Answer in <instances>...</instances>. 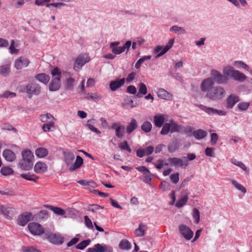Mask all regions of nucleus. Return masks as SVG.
I'll return each mask as SVG.
<instances>
[{
	"label": "nucleus",
	"instance_id": "nucleus-43",
	"mask_svg": "<svg viewBox=\"0 0 252 252\" xmlns=\"http://www.w3.org/2000/svg\"><path fill=\"white\" fill-rule=\"evenodd\" d=\"M74 79L73 78L69 77L66 80L65 89L68 90L73 91L74 89L73 82Z\"/></svg>",
	"mask_w": 252,
	"mask_h": 252
},
{
	"label": "nucleus",
	"instance_id": "nucleus-13",
	"mask_svg": "<svg viewBox=\"0 0 252 252\" xmlns=\"http://www.w3.org/2000/svg\"><path fill=\"white\" fill-rule=\"evenodd\" d=\"M239 100L240 98L238 95L235 94H231L226 99V108L232 109Z\"/></svg>",
	"mask_w": 252,
	"mask_h": 252
},
{
	"label": "nucleus",
	"instance_id": "nucleus-39",
	"mask_svg": "<svg viewBox=\"0 0 252 252\" xmlns=\"http://www.w3.org/2000/svg\"><path fill=\"white\" fill-rule=\"evenodd\" d=\"M170 32H175L176 33L178 34H185L187 33L186 30L184 29L183 28L178 27L177 26H172L170 29Z\"/></svg>",
	"mask_w": 252,
	"mask_h": 252
},
{
	"label": "nucleus",
	"instance_id": "nucleus-46",
	"mask_svg": "<svg viewBox=\"0 0 252 252\" xmlns=\"http://www.w3.org/2000/svg\"><path fill=\"white\" fill-rule=\"evenodd\" d=\"M234 65L237 68H242L248 71H249L250 67L248 65L242 61H235L234 63Z\"/></svg>",
	"mask_w": 252,
	"mask_h": 252
},
{
	"label": "nucleus",
	"instance_id": "nucleus-36",
	"mask_svg": "<svg viewBox=\"0 0 252 252\" xmlns=\"http://www.w3.org/2000/svg\"><path fill=\"white\" fill-rule=\"evenodd\" d=\"M152 128V124L148 121H146L141 126V129L144 132L148 133L151 131Z\"/></svg>",
	"mask_w": 252,
	"mask_h": 252
},
{
	"label": "nucleus",
	"instance_id": "nucleus-8",
	"mask_svg": "<svg viewBox=\"0 0 252 252\" xmlns=\"http://www.w3.org/2000/svg\"><path fill=\"white\" fill-rule=\"evenodd\" d=\"M32 214L30 212H24L20 215L17 219V223L21 226H25L29 221L33 220Z\"/></svg>",
	"mask_w": 252,
	"mask_h": 252
},
{
	"label": "nucleus",
	"instance_id": "nucleus-42",
	"mask_svg": "<svg viewBox=\"0 0 252 252\" xmlns=\"http://www.w3.org/2000/svg\"><path fill=\"white\" fill-rule=\"evenodd\" d=\"M91 242V240L87 239L81 241L76 246V248L79 250H84Z\"/></svg>",
	"mask_w": 252,
	"mask_h": 252
},
{
	"label": "nucleus",
	"instance_id": "nucleus-41",
	"mask_svg": "<svg viewBox=\"0 0 252 252\" xmlns=\"http://www.w3.org/2000/svg\"><path fill=\"white\" fill-rule=\"evenodd\" d=\"M152 58V56L150 55L145 56L143 57L142 58L139 59L138 61L135 64V67L136 69H139L141 64L144 63V62L147 60H150Z\"/></svg>",
	"mask_w": 252,
	"mask_h": 252
},
{
	"label": "nucleus",
	"instance_id": "nucleus-61",
	"mask_svg": "<svg viewBox=\"0 0 252 252\" xmlns=\"http://www.w3.org/2000/svg\"><path fill=\"white\" fill-rule=\"evenodd\" d=\"M88 99H92L94 100H98L100 99V96L97 94H88L86 96Z\"/></svg>",
	"mask_w": 252,
	"mask_h": 252
},
{
	"label": "nucleus",
	"instance_id": "nucleus-22",
	"mask_svg": "<svg viewBox=\"0 0 252 252\" xmlns=\"http://www.w3.org/2000/svg\"><path fill=\"white\" fill-rule=\"evenodd\" d=\"M48 212L46 210H41L33 216V220L36 221H40L48 218Z\"/></svg>",
	"mask_w": 252,
	"mask_h": 252
},
{
	"label": "nucleus",
	"instance_id": "nucleus-19",
	"mask_svg": "<svg viewBox=\"0 0 252 252\" xmlns=\"http://www.w3.org/2000/svg\"><path fill=\"white\" fill-rule=\"evenodd\" d=\"M157 94L159 98L166 100H171L173 97L172 94H170L167 91L162 88L158 89Z\"/></svg>",
	"mask_w": 252,
	"mask_h": 252
},
{
	"label": "nucleus",
	"instance_id": "nucleus-38",
	"mask_svg": "<svg viewBox=\"0 0 252 252\" xmlns=\"http://www.w3.org/2000/svg\"><path fill=\"white\" fill-rule=\"evenodd\" d=\"M199 108L209 115L215 114V112L216 111V109L208 107L201 104L199 105Z\"/></svg>",
	"mask_w": 252,
	"mask_h": 252
},
{
	"label": "nucleus",
	"instance_id": "nucleus-45",
	"mask_svg": "<svg viewBox=\"0 0 252 252\" xmlns=\"http://www.w3.org/2000/svg\"><path fill=\"white\" fill-rule=\"evenodd\" d=\"M125 126L121 125L120 126H119L115 130L116 135L118 138H122L124 135V133L125 132Z\"/></svg>",
	"mask_w": 252,
	"mask_h": 252
},
{
	"label": "nucleus",
	"instance_id": "nucleus-60",
	"mask_svg": "<svg viewBox=\"0 0 252 252\" xmlns=\"http://www.w3.org/2000/svg\"><path fill=\"white\" fill-rule=\"evenodd\" d=\"M214 148L207 147L205 151V155L208 157H214Z\"/></svg>",
	"mask_w": 252,
	"mask_h": 252
},
{
	"label": "nucleus",
	"instance_id": "nucleus-63",
	"mask_svg": "<svg viewBox=\"0 0 252 252\" xmlns=\"http://www.w3.org/2000/svg\"><path fill=\"white\" fill-rule=\"evenodd\" d=\"M22 251L24 252H40L33 247H24L22 248Z\"/></svg>",
	"mask_w": 252,
	"mask_h": 252
},
{
	"label": "nucleus",
	"instance_id": "nucleus-56",
	"mask_svg": "<svg viewBox=\"0 0 252 252\" xmlns=\"http://www.w3.org/2000/svg\"><path fill=\"white\" fill-rule=\"evenodd\" d=\"M193 218L194 220V223L198 224L200 221V212L196 208L193 210Z\"/></svg>",
	"mask_w": 252,
	"mask_h": 252
},
{
	"label": "nucleus",
	"instance_id": "nucleus-44",
	"mask_svg": "<svg viewBox=\"0 0 252 252\" xmlns=\"http://www.w3.org/2000/svg\"><path fill=\"white\" fill-rule=\"evenodd\" d=\"M0 73L3 76H7L10 73V67L8 65H2L0 68Z\"/></svg>",
	"mask_w": 252,
	"mask_h": 252
},
{
	"label": "nucleus",
	"instance_id": "nucleus-14",
	"mask_svg": "<svg viewBox=\"0 0 252 252\" xmlns=\"http://www.w3.org/2000/svg\"><path fill=\"white\" fill-rule=\"evenodd\" d=\"M30 63V61L26 58L19 57L15 63V67L17 69H22L23 67H27Z\"/></svg>",
	"mask_w": 252,
	"mask_h": 252
},
{
	"label": "nucleus",
	"instance_id": "nucleus-30",
	"mask_svg": "<svg viewBox=\"0 0 252 252\" xmlns=\"http://www.w3.org/2000/svg\"><path fill=\"white\" fill-rule=\"evenodd\" d=\"M22 156L23 160H27L29 162L32 161V159L34 158L32 153L29 150L23 151Z\"/></svg>",
	"mask_w": 252,
	"mask_h": 252
},
{
	"label": "nucleus",
	"instance_id": "nucleus-55",
	"mask_svg": "<svg viewBox=\"0 0 252 252\" xmlns=\"http://www.w3.org/2000/svg\"><path fill=\"white\" fill-rule=\"evenodd\" d=\"M54 124V121L52 122L51 123L44 124L42 127L43 131L48 132L52 130V128H54L55 127Z\"/></svg>",
	"mask_w": 252,
	"mask_h": 252
},
{
	"label": "nucleus",
	"instance_id": "nucleus-34",
	"mask_svg": "<svg viewBox=\"0 0 252 252\" xmlns=\"http://www.w3.org/2000/svg\"><path fill=\"white\" fill-rule=\"evenodd\" d=\"M94 119H91L88 120L86 124V126L91 131L95 132L98 134H99L101 133L100 131L93 126V125L94 124Z\"/></svg>",
	"mask_w": 252,
	"mask_h": 252
},
{
	"label": "nucleus",
	"instance_id": "nucleus-29",
	"mask_svg": "<svg viewBox=\"0 0 252 252\" xmlns=\"http://www.w3.org/2000/svg\"><path fill=\"white\" fill-rule=\"evenodd\" d=\"M193 136L197 140L204 138L207 136V132L201 129L195 130L192 133Z\"/></svg>",
	"mask_w": 252,
	"mask_h": 252
},
{
	"label": "nucleus",
	"instance_id": "nucleus-53",
	"mask_svg": "<svg viewBox=\"0 0 252 252\" xmlns=\"http://www.w3.org/2000/svg\"><path fill=\"white\" fill-rule=\"evenodd\" d=\"M232 163L242 169L247 174H249V170L247 169L246 166L242 162L234 160L232 161Z\"/></svg>",
	"mask_w": 252,
	"mask_h": 252
},
{
	"label": "nucleus",
	"instance_id": "nucleus-27",
	"mask_svg": "<svg viewBox=\"0 0 252 252\" xmlns=\"http://www.w3.org/2000/svg\"><path fill=\"white\" fill-rule=\"evenodd\" d=\"M138 127L137 121L132 119L126 126V132L128 134L132 133Z\"/></svg>",
	"mask_w": 252,
	"mask_h": 252
},
{
	"label": "nucleus",
	"instance_id": "nucleus-17",
	"mask_svg": "<svg viewBox=\"0 0 252 252\" xmlns=\"http://www.w3.org/2000/svg\"><path fill=\"white\" fill-rule=\"evenodd\" d=\"M34 170L38 174L43 173L47 170V166L45 163L39 161L34 165Z\"/></svg>",
	"mask_w": 252,
	"mask_h": 252
},
{
	"label": "nucleus",
	"instance_id": "nucleus-48",
	"mask_svg": "<svg viewBox=\"0 0 252 252\" xmlns=\"http://www.w3.org/2000/svg\"><path fill=\"white\" fill-rule=\"evenodd\" d=\"M188 200V196L187 195H185L184 197L180 198L176 203V206L178 208L182 207L185 204H186Z\"/></svg>",
	"mask_w": 252,
	"mask_h": 252
},
{
	"label": "nucleus",
	"instance_id": "nucleus-26",
	"mask_svg": "<svg viewBox=\"0 0 252 252\" xmlns=\"http://www.w3.org/2000/svg\"><path fill=\"white\" fill-rule=\"evenodd\" d=\"M35 78L39 82L47 84L50 80V76L45 73H39L37 74Z\"/></svg>",
	"mask_w": 252,
	"mask_h": 252
},
{
	"label": "nucleus",
	"instance_id": "nucleus-21",
	"mask_svg": "<svg viewBox=\"0 0 252 252\" xmlns=\"http://www.w3.org/2000/svg\"><path fill=\"white\" fill-rule=\"evenodd\" d=\"M33 161H27L25 160H21L19 163L18 166L23 170H30L32 168Z\"/></svg>",
	"mask_w": 252,
	"mask_h": 252
},
{
	"label": "nucleus",
	"instance_id": "nucleus-12",
	"mask_svg": "<svg viewBox=\"0 0 252 252\" xmlns=\"http://www.w3.org/2000/svg\"><path fill=\"white\" fill-rule=\"evenodd\" d=\"M170 164L175 166H187L189 163L187 160L184 161L182 159L178 158H170L168 159Z\"/></svg>",
	"mask_w": 252,
	"mask_h": 252
},
{
	"label": "nucleus",
	"instance_id": "nucleus-6",
	"mask_svg": "<svg viewBox=\"0 0 252 252\" xmlns=\"http://www.w3.org/2000/svg\"><path fill=\"white\" fill-rule=\"evenodd\" d=\"M40 91L41 87L38 84L31 83L27 85V93L28 94L29 98H31L32 94H39Z\"/></svg>",
	"mask_w": 252,
	"mask_h": 252
},
{
	"label": "nucleus",
	"instance_id": "nucleus-32",
	"mask_svg": "<svg viewBox=\"0 0 252 252\" xmlns=\"http://www.w3.org/2000/svg\"><path fill=\"white\" fill-rule=\"evenodd\" d=\"M35 154L37 157L40 158H44L48 154V150L45 148H38L35 151Z\"/></svg>",
	"mask_w": 252,
	"mask_h": 252
},
{
	"label": "nucleus",
	"instance_id": "nucleus-59",
	"mask_svg": "<svg viewBox=\"0 0 252 252\" xmlns=\"http://www.w3.org/2000/svg\"><path fill=\"white\" fill-rule=\"evenodd\" d=\"M249 106L250 103L245 102L239 103L237 105L238 108L241 111H246Z\"/></svg>",
	"mask_w": 252,
	"mask_h": 252
},
{
	"label": "nucleus",
	"instance_id": "nucleus-47",
	"mask_svg": "<svg viewBox=\"0 0 252 252\" xmlns=\"http://www.w3.org/2000/svg\"><path fill=\"white\" fill-rule=\"evenodd\" d=\"M104 207L98 204H94L89 205L87 207V210L89 211H92V212H95L96 210L98 209H103Z\"/></svg>",
	"mask_w": 252,
	"mask_h": 252
},
{
	"label": "nucleus",
	"instance_id": "nucleus-31",
	"mask_svg": "<svg viewBox=\"0 0 252 252\" xmlns=\"http://www.w3.org/2000/svg\"><path fill=\"white\" fill-rule=\"evenodd\" d=\"M41 121L45 124L51 123L55 121L53 116L47 113L46 115H42L40 116Z\"/></svg>",
	"mask_w": 252,
	"mask_h": 252
},
{
	"label": "nucleus",
	"instance_id": "nucleus-23",
	"mask_svg": "<svg viewBox=\"0 0 252 252\" xmlns=\"http://www.w3.org/2000/svg\"><path fill=\"white\" fill-rule=\"evenodd\" d=\"M232 78L236 81L243 82L247 79V77L240 71L235 70L233 74Z\"/></svg>",
	"mask_w": 252,
	"mask_h": 252
},
{
	"label": "nucleus",
	"instance_id": "nucleus-49",
	"mask_svg": "<svg viewBox=\"0 0 252 252\" xmlns=\"http://www.w3.org/2000/svg\"><path fill=\"white\" fill-rule=\"evenodd\" d=\"M13 170L9 167L4 166L0 169V173L2 175L6 176L12 174Z\"/></svg>",
	"mask_w": 252,
	"mask_h": 252
},
{
	"label": "nucleus",
	"instance_id": "nucleus-7",
	"mask_svg": "<svg viewBox=\"0 0 252 252\" xmlns=\"http://www.w3.org/2000/svg\"><path fill=\"white\" fill-rule=\"evenodd\" d=\"M180 234L187 240H190L193 235V232L190 228L185 224H180L179 226Z\"/></svg>",
	"mask_w": 252,
	"mask_h": 252
},
{
	"label": "nucleus",
	"instance_id": "nucleus-28",
	"mask_svg": "<svg viewBox=\"0 0 252 252\" xmlns=\"http://www.w3.org/2000/svg\"><path fill=\"white\" fill-rule=\"evenodd\" d=\"M179 143L177 139H174L168 145V150L170 153H174L179 149Z\"/></svg>",
	"mask_w": 252,
	"mask_h": 252
},
{
	"label": "nucleus",
	"instance_id": "nucleus-11",
	"mask_svg": "<svg viewBox=\"0 0 252 252\" xmlns=\"http://www.w3.org/2000/svg\"><path fill=\"white\" fill-rule=\"evenodd\" d=\"M61 86V79L59 77L53 78L49 84V90L51 92L59 90Z\"/></svg>",
	"mask_w": 252,
	"mask_h": 252
},
{
	"label": "nucleus",
	"instance_id": "nucleus-51",
	"mask_svg": "<svg viewBox=\"0 0 252 252\" xmlns=\"http://www.w3.org/2000/svg\"><path fill=\"white\" fill-rule=\"evenodd\" d=\"M65 5V3L62 2L59 3H47L46 6L51 8V10H54L55 8H60L62 6Z\"/></svg>",
	"mask_w": 252,
	"mask_h": 252
},
{
	"label": "nucleus",
	"instance_id": "nucleus-5",
	"mask_svg": "<svg viewBox=\"0 0 252 252\" xmlns=\"http://www.w3.org/2000/svg\"><path fill=\"white\" fill-rule=\"evenodd\" d=\"M215 83L212 78H207L202 81L200 85V89L202 92L209 93L215 87Z\"/></svg>",
	"mask_w": 252,
	"mask_h": 252
},
{
	"label": "nucleus",
	"instance_id": "nucleus-62",
	"mask_svg": "<svg viewBox=\"0 0 252 252\" xmlns=\"http://www.w3.org/2000/svg\"><path fill=\"white\" fill-rule=\"evenodd\" d=\"M84 220H85V223L86 226L90 229H93L94 226H93L92 221L89 218L88 216H84Z\"/></svg>",
	"mask_w": 252,
	"mask_h": 252
},
{
	"label": "nucleus",
	"instance_id": "nucleus-24",
	"mask_svg": "<svg viewBox=\"0 0 252 252\" xmlns=\"http://www.w3.org/2000/svg\"><path fill=\"white\" fill-rule=\"evenodd\" d=\"M165 119L162 114H158L154 116V123L155 125L158 127H160L164 124Z\"/></svg>",
	"mask_w": 252,
	"mask_h": 252
},
{
	"label": "nucleus",
	"instance_id": "nucleus-40",
	"mask_svg": "<svg viewBox=\"0 0 252 252\" xmlns=\"http://www.w3.org/2000/svg\"><path fill=\"white\" fill-rule=\"evenodd\" d=\"M119 247L123 250H129L131 249V246L130 243L127 240H122L120 244Z\"/></svg>",
	"mask_w": 252,
	"mask_h": 252
},
{
	"label": "nucleus",
	"instance_id": "nucleus-18",
	"mask_svg": "<svg viewBox=\"0 0 252 252\" xmlns=\"http://www.w3.org/2000/svg\"><path fill=\"white\" fill-rule=\"evenodd\" d=\"M2 155L6 160L13 161L16 159L15 153L10 149H6L3 151Z\"/></svg>",
	"mask_w": 252,
	"mask_h": 252
},
{
	"label": "nucleus",
	"instance_id": "nucleus-10",
	"mask_svg": "<svg viewBox=\"0 0 252 252\" xmlns=\"http://www.w3.org/2000/svg\"><path fill=\"white\" fill-rule=\"evenodd\" d=\"M89 58L87 56L82 55H79L76 59L75 63L74 64V69L78 71L82 66L86 63L89 62Z\"/></svg>",
	"mask_w": 252,
	"mask_h": 252
},
{
	"label": "nucleus",
	"instance_id": "nucleus-16",
	"mask_svg": "<svg viewBox=\"0 0 252 252\" xmlns=\"http://www.w3.org/2000/svg\"><path fill=\"white\" fill-rule=\"evenodd\" d=\"M126 81L125 78L112 81L110 83V88L111 91H115L118 89L123 86Z\"/></svg>",
	"mask_w": 252,
	"mask_h": 252
},
{
	"label": "nucleus",
	"instance_id": "nucleus-35",
	"mask_svg": "<svg viewBox=\"0 0 252 252\" xmlns=\"http://www.w3.org/2000/svg\"><path fill=\"white\" fill-rule=\"evenodd\" d=\"M146 227L145 225L140 223L139 227L134 231L135 235L137 237L143 236L145 235V228Z\"/></svg>",
	"mask_w": 252,
	"mask_h": 252
},
{
	"label": "nucleus",
	"instance_id": "nucleus-58",
	"mask_svg": "<svg viewBox=\"0 0 252 252\" xmlns=\"http://www.w3.org/2000/svg\"><path fill=\"white\" fill-rule=\"evenodd\" d=\"M51 73L53 78L55 77H59L60 79L61 78V72L60 68L58 67L54 68L51 70Z\"/></svg>",
	"mask_w": 252,
	"mask_h": 252
},
{
	"label": "nucleus",
	"instance_id": "nucleus-57",
	"mask_svg": "<svg viewBox=\"0 0 252 252\" xmlns=\"http://www.w3.org/2000/svg\"><path fill=\"white\" fill-rule=\"evenodd\" d=\"M153 175L149 171V173H144L143 174V181L147 184H150V182L152 180V177Z\"/></svg>",
	"mask_w": 252,
	"mask_h": 252
},
{
	"label": "nucleus",
	"instance_id": "nucleus-4",
	"mask_svg": "<svg viewBox=\"0 0 252 252\" xmlns=\"http://www.w3.org/2000/svg\"><path fill=\"white\" fill-rule=\"evenodd\" d=\"M174 42V39H171L165 46H157L154 50L155 53L157 54L156 58H158L166 53L172 47Z\"/></svg>",
	"mask_w": 252,
	"mask_h": 252
},
{
	"label": "nucleus",
	"instance_id": "nucleus-15",
	"mask_svg": "<svg viewBox=\"0 0 252 252\" xmlns=\"http://www.w3.org/2000/svg\"><path fill=\"white\" fill-rule=\"evenodd\" d=\"M48 239L50 242L56 245H61L64 241V239L63 237L53 233L49 235Z\"/></svg>",
	"mask_w": 252,
	"mask_h": 252
},
{
	"label": "nucleus",
	"instance_id": "nucleus-20",
	"mask_svg": "<svg viewBox=\"0 0 252 252\" xmlns=\"http://www.w3.org/2000/svg\"><path fill=\"white\" fill-rule=\"evenodd\" d=\"M0 211L4 216H5L6 218L9 219H12L14 214V209L12 208L6 207L4 206H1L0 207Z\"/></svg>",
	"mask_w": 252,
	"mask_h": 252
},
{
	"label": "nucleus",
	"instance_id": "nucleus-52",
	"mask_svg": "<svg viewBox=\"0 0 252 252\" xmlns=\"http://www.w3.org/2000/svg\"><path fill=\"white\" fill-rule=\"evenodd\" d=\"M231 183L232 185L238 190L241 191L243 193H246L247 191L246 189L242 185L238 183L235 180H232Z\"/></svg>",
	"mask_w": 252,
	"mask_h": 252
},
{
	"label": "nucleus",
	"instance_id": "nucleus-64",
	"mask_svg": "<svg viewBox=\"0 0 252 252\" xmlns=\"http://www.w3.org/2000/svg\"><path fill=\"white\" fill-rule=\"evenodd\" d=\"M172 182L174 184H177L179 181V173H176L172 174L170 176Z\"/></svg>",
	"mask_w": 252,
	"mask_h": 252
},
{
	"label": "nucleus",
	"instance_id": "nucleus-3",
	"mask_svg": "<svg viewBox=\"0 0 252 252\" xmlns=\"http://www.w3.org/2000/svg\"><path fill=\"white\" fill-rule=\"evenodd\" d=\"M211 74L214 82L215 81L219 84H226L229 79L228 77L215 69H212Z\"/></svg>",
	"mask_w": 252,
	"mask_h": 252
},
{
	"label": "nucleus",
	"instance_id": "nucleus-2",
	"mask_svg": "<svg viewBox=\"0 0 252 252\" xmlns=\"http://www.w3.org/2000/svg\"><path fill=\"white\" fill-rule=\"evenodd\" d=\"M225 91L220 86H215L213 90L209 93H206L205 97L213 100H217L221 99L225 95Z\"/></svg>",
	"mask_w": 252,
	"mask_h": 252
},
{
	"label": "nucleus",
	"instance_id": "nucleus-50",
	"mask_svg": "<svg viewBox=\"0 0 252 252\" xmlns=\"http://www.w3.org/2000/svg\"><path fill=\"white\" fill-rule=\"evenodd\" d=\"M171 124L169 123L163 124L162 128L160 131V134L161 135H166L170 130Z\"/></svg>",
	"mask_w": 252,
	"mask_h": 252
},
{
	"label": "nucleus",
	"instance_id": "nucleus-54",
	"mask_svg": "<svg viewBox=\"0 0 252 252\" xmlns=\"http://www.w3.org/2000/svg\"><path fill=\"white\" fill-rule=\"evenodd\" d=\"M119 146L122 150L126 151L129 153H130L132 151L130 147L128 145L127 142L126 141L120 143Z\"/></svg>",
	"mask_w": 252,
	"mask_h": 252
},
{
	"label": "nucleus",
	"instance_id": "nucleus-33",
	"mask_svg": "<svg viewBox=\"0 0 252 252\" xmlns=\"http://www.w3.org/2000/svg\"><path fill=\"white\" fill-rule=\"evenodd\" d=\"M45 206L46 208H49L50 210H51L56 214L63 216V215H64L65 213V212L64 210H63V209L60 208L59 207H54L51 205H45Z\"/></svg>",
	"mask_w": 252,
	"mask_h": 252
},
{
	"label": "nucleus",
	"instance_id": "nucleus-25",
	"mask_svg": "<svg viewBox=\"0 0 252 252\" xmlns=\"http://www.w3.org/2000/svg\"><path fill=\"white\" fill-rule=\"evenodd\" d=\"M138 91L136 94V96L137 97H142L143 95H145L147 93V88L146 85L144 83L142 82L138 84Z\"/></svg>",
	"mask_w": 252,
	"mask_h": 252
},
{
	"label": "nucleus",
	"instance_id": "nucleus-37",
	"mask_svg": "<svg viewBox=\"0 0 252 252\" xmlns=\"http://www.w3.org/2000/svg\"><path fill=\"white\" fill-rule=\"evenodd\" d=\"M235 70L233 69V68L230 66H227L225 67L223 69V73L224 75L227 76H230L231 77H233V74Z\"/></svg>",
	"mask_w": 252,
	"mask_h": 252
},
{
	"label": "nucleus",
	"instance_id": "nucleus-9",
	"mask_svg": "<svg viewBox=\"0 0 252 252\" xmlns=\"http://www.w3.org/2000/svg\"><path fill=\"white\" fill-rule=\"evenodd\" d=\"M28 227L31 233L34 235H40L44 233L43 227L38 223L30 222Z\"/></svg>",
	"mask_w": 252,
	"mask_h": 252
},
{
	"label": "nucleus",
	"instance_id": "nucleus-1",
	"mask_svg": "<svg viewBox=\"0 0 252 252\" xmlns=\"http://www.w3.org/2000/svg\"><path fill=\"white\" fill-rule=\"evenodd\" d=\"M75 158V155L71 152L63 153V161L67 166H69V170L73 171L79 168L83 164V159L80 156H77L75 161L73 163Z\"/></svg>",
	"mask_w": 252,
	"mask_h": 252
}]
</instances>
